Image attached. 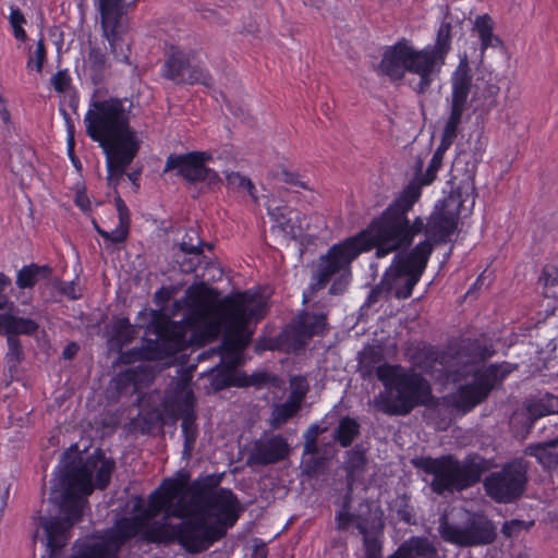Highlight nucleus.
Returning <instances> with one entry per match:
<instances>
[{
  "label": "nucleus",
  "mask_w": 558,
  "mask_h": 558,
  "mask_svg": "<svg viewBox=\"0 0 558 558\" xmlns=\"http://www.w3.org/2000/svg\"><path fill=\"white\" fill-rule=\"evenodd\" d=\"M242 511L236 495L219 487L202 513H192L179 523L154 521L144 532L151 544H179L186 553L197 555L221 541L233 527Z\"/></svg>",
  "instance_id": "nucleus-1"
},
{
  "label": "nucleus",
  "mask_w": 558,
  "mask_h": 558,
  "mask_svg": "<svg viewBox=\"0 0 558 558\" xmlns=\"http://www.w3.org/2000/svg\"><path fill=\"white\" fill-rule=\"evenodd\" d=\"M92 469L81 459L65 462L54 480L52 494L62 517L39 515L38 526L43 529L46 546L50 557H57L71 538L75 523L83 518L87 497L93 493Z\"/></svg>",
  "instance_id": "nucleus-2"
},
{
  "label": "nucleus",
  "mask_w": 558,
  "mask_h": 558,
  "mask_svg": "<svg viewBox=\"0 0 558 558\" xmlns=\"http://www.w3.org/2000/svg\"><path fill=\"white\" fill-rule=\"evenodd\" d=\"M379 352L372 350L361 360L364 378L376 375L386 393H380L378 408L389 416H405L414 409L425 407L433 400L430 383L422 373L405 369L400 364L381 363Z\"/></svg>",
  "instance_id": "nucleus-3"
},
{
  "label": "nucleus",
  "mask_w": 558,
  "mask_h": 558,
  "mask_svg": "<svg viewBox=\"0 0 558 558\" xmlns=\"http://www.w3.org/2000/svg\"><path fill=\"white\" fill-rule=\"evenodd\" d=\"M420 198L418 187L408 184L379 216L373 218L364 230L357 232L354 238L361 239L365 252L375 248L376 257L383 258L408 248L407 240L410 233L407 228V215Z\"/></svg>",
  "instance_id": "nucleus-4"
},
{
  "label": "nucleus",
  "mask_w": 558,
  "mask_h": 558,
  "mask_svg": "<svg viewBox=\"0 0 558 558\" xmlns=\"http://www.w3.org/2000/svg\"><path fill=\"white\" fill-rule=\"evenodd\" d=\"M130 120L125 99H96L89 104L84 116L85 132L102 150L138 146L142 141Z\"/></svg>",
  "instance_id": "nucleus-5"
},
{
  "label": "nucleus",
  "mask_w": 558,
  "mask_h": 558,
  "mask_svg": "<svg viewBox=\"0 0 558 558\" xmlns=\"http://www.w3.org/2000/svg\"><path fill=\"white\" fill-rule=\"evenodd\" d=\"M215 313L226 326V333L221 342V359L223 362L236 361L245 342L240 333L251 322L262 320L267 313V304L256 293L250 291L228 295L216 305Z\"/></svg>",
  "instance_id": "nucleus-6"
},
{
  "label": "nucleus",
  "mask_w": 558,
  "mask_h": 558,
  "mask_svg": "<svg viewBox=\"0 0 558 558\" xmlns=\"http://www.w3.org/2000/svg\"><path fill=\"white\" fill-rule=\"evenodd\" d=\"M361 239L354 235L332 244L320 255L313 267L307 291L311 295L325 289L329 283L330 295H342L352 281V263L365 253Z\"/></svg>",
  "instance_id": "nucleus-7"
},
{
  "label": "nucleus",
  "mask_w": 558,
  "mask_h": 558,
  "mask_svg": "<svg viewBox=\"0 0 558 558\" xmlns=\"http://www.w3.org/2000/svg\"><path fill=\"white\" fill-rule=\"evenodd\" d=\"M416 466L433 476L429 486L437 495L466 490L480 483L487 470L486 460L480 454H469L463 461L451 453L425 457Z\"/></svg>",
  "instance_id": "nucleus-8"
},
{
  "label": "nucleus",
  "mask_w": 558,
  "mask_h": 558,
  "mask_svg": "<svg viewBox=\"0 0 558 558\" xmlns=\"http://www.w3.org/2000/svg\"><path fill=\"white\" fill-rule=\"evenodd\" d=\"M378 72L391 82L402 81L407 73L417 75L418 81L413 87L417 94H425L438 76L423 48L416 49L404 37L385 48Z\"/></svg>",
  "instance_id": "nucleus-9"
},
{
  "label": "nucleus",
  "mask_w": 558,
  "mask_h": 558,
  "mask_svg": "<svg viewBox=\"0 0 558 558\" xmlns=\"http://www.w3.org/2000/svg\"><path fill=\"white\" fill-rule=\"evenodd\" d=\"M470 201V210L475 204L474 173L462 180L459 185L445 197L426 219L424 241H430L435 245L446 244L457 230L458 220Z\"/></svg>",
  "instance_id": "nucleus-10"
},
{
  "label": "nucleus",
  "mask_w": 558,
  "mask_h": 558,
  "mask_svg": "<svg viewBox=\"0 0 558 558\" xmlns=\"http://www.w3.org/2000/svg\"><path fill=\"white\" fill-rule=\"evenodd\" d=\"M150 315L151 319L146 327V332L156 336L155 339L148 338V341L156 351L158 361L171 357L187 348L186 335L191 326L187 317L174 322L159 310H151Z\"/></svg>",
  "instance_id": "nucleus-11"
},
{
  "label": "nucleus",
  "mask_w": 558,
  "mask_h": 558,
  "mask_svg": "<svg viewBox=\"0 0 558 558\" xmlns=\"http://www.w3.org/2000/svg\"><path fill=\"white\" fill-rule=\"evenodd\" d=\"M529 482L527 465L522 459L506 462L500 470L489 473L483 486L485 493L498 504H512L525 492Z\"/></svg>",
  "instance_id": "nucleus-12"
},
{
  "label": "nucleus",
  "mask_w": 558,
  "mask_h": 558,
  "mask_svg": "<svg viewBox=\"0 0 558 558\" xmlns=\"http://www.w3.org/2000/svg\"><path fill=\"white\" fill-rule=\"evenodd\" d=\"M189 473H179L175 477L163 478L160 485L149 494L147 507L142 511L148 520L156 518L160 512H166V517H173L181 521L191 515L190 507L182 498L177 502L172 510L174 499L185 495Z\"/></svg>",
  "instance_id": "nucleus-13"
},
{
  "label": "nucleus",
  "mask_w": 558,
  "mask_h": 558,
  "mask_svg": "<svg viewBox=\"0 0 558 558\" xmlns=\"http://www.w3.org/2000/svg\"><path fill=\"white\" fill-rule=\"evenodd\" d=\"M438 532L446 543L459 547L489 545L497 537L493 521L484 517L474 518L464 527H460L442 515L439 520Z\"/></svg>",
  "instance_id": "nucleus-14"
},
{
  "label": "nucleus",
  "mask_w": 558,
  "mask_h": 558,
  "mask_svg": "<svg viewBox=\"0 0 558 558\" xmlns=\"http://www.w3.org/2000/svg\"><path fill=\"white\" fill-rule=\"evenodd\" d=\"M195 56L193 49L172 45L161 68L162 76L175 84L210 86L213 78L204 66L193 63Z\"/></svg>",
  "instance_id": "nucleus-15"
},
{
  "label": "nucleus",
  "mask_w": 558,
  "mask_h": 558,
  "mask_svg": "<svg viewBox=\"0 0 558 558\" xmlns=\"http://www.w3.org/2000/svg\"><path fill=\"white\" fill-rule=\"evenodd\" d=\"M450 83L451 107L442 133L457 138L472 87V71L466 61L458 64L451 74Z\"/></svg>",
  "instance_id": "nucleus-16"
},
{
  "label": "nucleus",
  "mask_w": 558,
  "mask_h": 558,
  "mask_svg": "<svg viewBox=\"0 0 558 558\" xmlns=\"http://www.w3.org/2000/svg\"><path fill=\"white\" fill-rule=\"evenodd\" d=\"M213 160V155L205 150H193L184 154H170L165 163L163 172L175 171L189 184L201 183V173L205 163Z\"/></svg>",
  "instance_id": "nucleus-17"
},
{
  "label": "nucleus",
  "mask_w": 558,
  "mask_h": 558,
  "mask_svg": "<svg viewBox=\"0 0 558 558\" xmlns=\"http://www.w3.org/2000/svg\"><path fill=\"white\" fill-rule=\"evenodd\" d=\"M290 454V445L280 434L256 439L246 463L248 465H270L286 460Z\"/></svg>",
  "instance_id": "nucleus-18"
},
{
  "label": "nucleus",
  "mask_w": 558,
  "mask_h": 558,
  "mask_svg": "<svg viewBox=\"0 0 558 558\" xmlns=\"http://www.w3.org/2000/svg\"><path fill=\"white\" fill-rule=\"evenodd\" d=\"M433 252L434 247L430 241H420L409 253L397 254L388 269L397 279H401L402 274L422 277Z\"/></svg>",
  "instance_id": "nucleus-19"
},
{
  "label": "nucleus",
  "mask_w": 558,
  "mask_h": 558,
  "mask_svg": "<svg viewBox=\"0 0 558 558\" xmlns=\"http://www.w3.org/2000/svg\"><path fill=\"white\" fill-rule=\"evenodd\" d=\"M141 149V145L102 150L106 157L107 181L109 186H117Z\"/></svg>",
  "instance_id": "nucleus-20"
},
{
  "label": "nucleus",
  "mask_w": 558,
  "mask_h": 558,
  "mask_svg": "<svg viewBox=\"0 0 558 558\" xmlns=\"http://www.w3.org/2000/svg\"><path fill=\"white\" fill-rule=\"evenodd\" d=\"M488 397L474 380L458 387L457 391L444 398V405L462 414L471 412Z\"/></svg>",
  "instance_id": "nucleus-21"
},
{
  "label": "nucleus",
  "mask_w": 558,
  "mask_h": 558,
  "mask_svg": "<svg viewBox=\"0 0 558 558\" xmlns=\"http://www.w3.org/2000/svg\"><path fill=\"white\" fill-rule=\"evenodd\" d=\"M499 86L492 80L476 78L472 83L471 105L474 113L480 117L487 116L498 105Z\"/></svg>",
  "instance_id": "nucleus-22"
},
{
  "label": "nucleus",
  "mask_w": 558,
  "mask_h": 558,
  "mask_svg": "<svg viewBox=\"0 0 558 558\" xmlns=\"http://www.w3.org/2000/svg\"><path fill=\"white\" fill-rule=\"evenodd\" d=\"M177 411L178 414L182 417L181 429L184 438L183 456L189 458L194 450L198 435L195 405L192 393L185 395L184 399L178 404Z\"/></svg>",
  "instance_id": "nucleus-23"
},
{
  "label": "nucleus",
  "mask_w": 558,
  "mask_h": 558,
  "mask_svg": "<svg viewBox=\"0 0 558 558\" xmlns=\"http://www.w3.org/2000/svg\"><path fill=\"white\" fill-rule=\"evenodd\" d=\"M514 366L509 362L492 363L474 372L473 380L489 397L492 391L500 387L513 372Z\"/></svg>",
  "instance_id": "nucleus-24"
},
{
  "label": "nucleus",
  "mask_w": 558,
  "mask_h": 558,
  "mask_svg": "<svg viewBox=\"0 0 558 558\" xmlns=\"http://www.w3.org/2000/svg\"><path fill=\"white\" fill-rule=\"evenodd\" d=\"M451 22L446 20L442 21L437 31L435 44L427 45L423 48L437 75L440 73L451 49Z\"/></svg>",
  "instance_id": "nucleus-25"
},
{
  "label": "nucleus",
  "mask_w": 558,
  "mask_h": 558,
  "mask_svg": "<svg viewBox=\"0 0 558 558\" xmlns=\"http://www.w3.org/2000/svg\"><path fill=\"white\" fill-rule=\"evenodd\" d=\"M448 353L438 345L427 342L420 343L413 351L412 364L421 371L422 374L430 375L434 373L436 365H445Z\"/></svg>",
  "instance_id": "nucleus-26"
},
{
  "label": "nucleus",
  "mask_w": 558,
  "mask_h": 558,
  "mask_svg": "<svg viewBox=\"0 0 558 558\" xmlns=\"http://www.w3.org/2000/svg\"><path fill=\"white\" fill-rule=\"evenodd\" d=\"M218 485L219 481L213 474L199 476L191 483L189 478L185 494L191 495L190 504L202 513L215 496Z\"/></svg>",
  "instance_id": "nucleus-27"
},
{
  "label": "nucleus",
  "mask_w": 558,
  "mask_h": 558,
  "mask_svg": "<svg viewBox=\"0 0 558 558\" xmlns=\"http://www.w3.org/2000/svg\"><path fill=\"white\" fill-rule=\"evenodd\" d=\"M306 391L292 390L288 399L283 403L275 404L271 410L269 425L272 429L280 428L289 420H291L301 409L302 401L304 400Z\"/></svg>",
  "instance_id": "nucleus-28"
},
{
  "label": "nucleus",
  "mask_w": 558,
  "mask_h": 558,
  "mask_svg": "<svg viewBox=\"0 0 558 558\" xmlns=\"http://www.w3.org/2000/svg\"><path fill=\"white\" fill-rule=\"evenodd\" d=\"M399 558H437V548L426 536H411L396 549Z\"/></svg>",
  "instance_id": "nucleus-29"
},
{
  "label": "nucleus",
  "mask_w": 558,
  "mask_h": 558,
  "mask_svg": "<svg viewBox=\"0 0 558 558\" xmlns=\"http://www.w3.org/2000/svg\"><path fill=\"white\" fill-rule=\"evenodd\" d=\"M495 22L487 13L476 15L473 22V31L480 39V51L483 56L488 48H500L504 41L494 34Z\"/></svg>",
  "instance_id": "nucleus-30"
},
{
  "label": "nucleus",
  "mask_w": 558,
  "mask_h": 558,
  "mask_svg": "<svg viewBox=\"0 0 558 558\" xmlns=\"http://www.w3.org/2000/svg\"><path fill=\"white\" fill-rule=\"evenodd\" d=\"M53 274L49 265L31 263L16 272L15 284L20 290H32L41 280H49Z\"/></svg>",
  "instance_id": "nucleus-31"
},
{
  "label": "nucleus",
  "mask_w": 558,
  "mask_h": 558,
  "mask_svg": "<svg viewBox=\"0 0 558 558\" xmlns=\"http://www.w3.org/2000/svg\"><path fill=\"white\" fill-rule=\"evenodd\" d=\"M526 412L532 423L544 416L558 414V396L539 391L527 401Z\"/></svg>",
  "instance_id": "nucleus-32"
},
{
  "label": "nucleus",
  "mask_w": 558,
  "mask_h": 558,
  "mask_svg": "<svg viewBox=\"0 0 558 558\" xmlns=\"http://www.w3.org/2000/svg\"><path fill=\"white\" fill-rule=\"evenodd\" d=\"M458 354L468 359L470 363L476 364L493 357L496 350L492 343H485L476 338H466L461 341Z\"/></svg>",
  "instance_id": "nucleus-33"
},
{
  "label": "nucleus",
  "mask_w": 558,
  "mask_h": 558,
  "mask_svg": "<svg viewBox=\"0 0 558 558\" xmlns=\"http://www.w3.org/2000/svg\"><path fill=\"white\" fill-rule=\"evenodd\" d=\"M99 12L104 35L121 31L123 0H100Z\"/></svg>",
  "instance_id": "nucleus-34"
},
{
  "label": "nucleus",
  "mask_w": 558,
  "mask_h": 558,
  "mask_svg": "<svg viewBox=\"0 0 558 558\" xmlns=\"http://www.w3.org/2000/svg\"><path fill=\"white\" fill-rule=\"evenodd\" d=\"M268 214L284 233L296 236L301 232L302 227L298 210L283 205L268 207Z\"/></svg>",
  "instance_id": "nucleus-35"
},
{
  "label": "nucleus",
  "mask_w": 558,
  "mask_h": 558,
  "mask_svg": "<svg viewBox=\"0 0 558 558\" xmlns=\"http://www.w3.org/2000/svg\"><path fill=\"white\" fill-rule=\"evenodd\" d=\"M75 458H73L74 460ZM76 459H80L77 457ZM81 460H83L81 458ZM69 460H63L61 465L58 466L59 471L61 470L62 465L68 462ZM72 461V459L70 460ZM85 465L92 469V486L93 488L96 487L98 489H105L108 487L111 481V475L116 469V462L111 458H102L100 459L99 466L96 465V462H93L92 464L89 462L82 461Z\"/></svg>",
  "instance_id": "nucleus-36"
},
{
  "label": "nucleus",
  "mask_w": 558,
  "mask_h": 558,
  "mask_svg": "<svg viewBox=\"0 0 558 558\" xmlns=\"http://www.w3.org/2000/svg\"><path fill=\"white\" fill-rule=\"evenodd\" d=\"M295 329L299 336L307 339L322 336L327 330V316L325 314L305 312L300 315Z\"/></svg>",
  "instance_id": "nucleus-37"
},
{
  "label": "nucleus",
  "mask_w": 558,
  "mask_h": 558,
  "mask_svg": "<svg viewBox=\"0 0 558 558\" xmlns=\"http://www.w3.org/2000/svg\"><path fill=\"white\" fill-rule=\"evenodd\" d=\"M525 452L536 458L544 468L558 471V440L530 445Z\"/></svg>",
  "instance_id": "nucleus-38"
},
{
  "label": "nucleus",
  "mask_w": 558,
  "mask_h": 558,
  "mask_svg": "<svg viewBox=\"0 0 558 558\" xmlns=\"http://www.w3.org/2000/svg\"><path fill=\"white\" fill-rule=\"evenodd\" d=\"M202 244L203 242L201 240L197 241V244H192L186 241L181 243L180 250L182 252V256H178L177 259L181 272L192 274L196 271L203 258Z\"/></svg>",
  "instance_id": "nucleus-39"
},
{
  "label": "nucleus",
  "mask_w": 558,
  "mask_h": 558,
  "mask_svg": "<svg viewBox=\"0 0 558 558\" xmlns=\"http://www.w3.org/2000/svg\"><path fill=\"white\" fill-rule=\"evenodd\" d=\"M367 465V458L363 450L357 448L347 451L343 462L347 486H354L357 478L364 473Z\"/></svg>",
  "instance_id": "nucleus-40"
},
{
  "label": "nucleus",
  "mask_w": 558,
  "mask_h": 558,
  "mask_svg": "<svg viewBox=\"0 0 558 558\" xmlns=\"http://www.w3.org/2000/svg\"><path fill=\"white\" fill-rule=\"evenodd\" d=\"M148 521L149 520L146 519L143 513L136 517L123 518L117 523V537L121 542H125L141 533L143 538L147 541L144 536V532L154 523L148 524Z\"/></svg>",
  "instance_id": "nucleus-41"
},
{
  "label": "nucleus",
  "mask_w": 558,
  "mask_h": 558,
  "mask_svg": "<svg viewBox=\"0 0 558 558\" xmlns=\"http://www.w3.org/2000/svg\"><path fill=\"white\" fill-rule=\"evenodd\" d=\"M361 425L351 416H343L340 418L338 426L333 430V439L342 448H348L352 445L354 439L360 435Z\"/></svg>",
  "instance_id": "nucleus-42"
},
{
  "label": "nucleus",
  "mask_w": 558,
  "mask_h": 558,
  "mask_svg": "<svg viewBox=\"0 0 558 558\" xmlns=\"http://www.w3.org/2000/svg\"><path fill=\"white\" fill-rule=\"evenodd\" d=\"M105 37L109 43L110 52L113 56V59L119 63L131 65V43L126 38L125 34L118 31L106 34Z\"/></svg>",
  "instance_id": "nucleus-43"
},
{
  "label": "nucleus",
  "mask_w": 558,
  "mask_h": 558,
  "mask_svg": "<svg viewBox=\"0 0 558 558\" xmlns=\"http://www.w3.org/2000/svg\"><path fill=\"white\" fill-rule=\"evenodd\" d=\"M444 157L445 156L434 151L433 157L425 172H422V161H418L414 179L409 184L417 186L418 191L422 193L423 186L430 185L436 180L437 172L442 166Z\"/></svg>",
  "instance_id": "nucleus-44"
},
{
  "label": "nucleus",
  "mask_w": 558,
  "mask_h": 558,
  "mask_svg": "<svg viewBox=\"0 0 558 558\" xmlns=\"http://www.w3.org/2000/svg\"><path fill=\"white\" fill-rule=\"evenodd\" d=\"M186 295L193 305L206 308L216 303L219 293L216 289L201 282L191 286L186 291Z\"/></svg>",
  "instance_id": "nucleus-45"
},
{
  "label": "nucleus",
  "mask_w": 558,
  "mask_h": 558,
  "mask_svg": "<svg viewBox=\"0 0 558 558\" xmlns=\"http://www.w3.org/2000/svg\"><path fill=\"white\" fill-rule=\"evenodd\" d=\"M236 363V361H229V365L217 375V380L220 381L219 388L248 387L250 375L245 372L236 371L234 368Z\"/></svg>",
  "instance_id": "nucleus-46"
},
{
  "label": "nucleus",
  "mask_w": 558,
  "mask_h": 558,
  "mask_svg": "<svg viewBox=\"0 0 558 558\" xmlns=\"http://www.w3.org/2000/svg\"><path fill=\"white\" fill-rule=\"evenodd\" d=\"M39 325L36 320L27 317H21L9 313L8 337H17L20 335L33 336L37 332Z\"/></svg>",
  "instance_id": "nucleus-47"
},
{
  "label": "nucleus",
  "mask_w": 558,
  "mask_h": 558,
  "mask_svg": "<svg viewBox=\"0 0 558 558\" xmlns=\"http://www.w3.org/2000/svg\"><path fill=\"white\" fill-rule=\"evenodd\" d=\"M8 350L4 355L5 366L11 376L17 372V366L24 360L22 342L17 337L7 338Z\"/></svg>",
  "instance_id": "nucleus-48"
},
{
  "label": "nucleus",
  "mask_w": 558,
  "mask_h": 558,
  "mask_svg": "<svg viewBox=\"0 0 558 558\" xmlns=\"http://www.w3.org/2000/svg\"><path fill=\"white\" fill-rule=\"evenodd\" d=\"M356 529L363 536L365 558H381L383 543L377 536L369 534L367 521H359Z\"/></svg>",
  "instance_id": "nucleus-49"
},
{
  "label": "nucleus",
  "mask_w": 558,
  "mask_h": 558,
  "mask_svg": "<svg viewBox=\"0 0 558 558\" xmlns=\"http://www.w3.org/2000/svg\"><path fill=\"white\" fill-rule=\"evenodd\" d=\"M151 348L148 338H144L143 344L138 348H132L121 354V360L125 364H131L137 361H158V355Z\"/></svg>",
  "instance_id": "nucleus-50"
},
{
  "label": "nucleus",
  "mask_w": 558,
  "mask_h": 558,
  "mask_svg": "<svg viewBox=\"0 0 558 558\" xmlns=\"http://www.w3.org/2000/svg\"><path fill=\"white\" fill-rule=\"evenodd\" d=\"M397 280L398 279L387 268L381 277V280L369 291L366 299V304L371 306L377 303L383 294H389L396 286Z\"/></svg>",
  "instance_id": "nucleus-51"
},
{
  "label": "nucleus",
  "mask_w": 558,
  "mask_h": 558,
  "mask_svg": "<svg viewBox=\"0 0 558 558\" xmlns=\"http://www.w3.org/2000/svg\"><path fill=\"white\" fill-rule=\"evenodd\" d=\"M112 329V340L120 347L130 344L135 338V329L128 317L116 319Z\"/></svg>",
  "instance_id": "nucleus-52"
},
{
  "label": "nucleus",
  "mask_w": 558,
  "mask_h": 558,
  "mask_svg": "<svg viewBox=\"0 0 558 558\" xmlns=\"http://www.w3.org/2000/svg\"><path fill=\"white\" fill-rule=\"evenodd\" d=\"M88 69L95 82L100 81L107 68V54L99 47H92L87 57Z\"/></svg>",
  "instance_id": "nucleus-53"
},
{
  "label": "nucleus",
  "mask_w": 558,
  "mask_h": 558,
  "mask_svg": "<svg viewBox=\"0 0 558 558\" xmlns=\"http://www.w3.org/2000/svg\"><path fill=\"white\" fill-rule=\"evenodd\" d=\"M227 185L233 190H243L252 197L253 201H257V190L252 180L240 172L231 171L226 174Z\"/></svg>",
  "instance_id": "nucleus-54"
},
{
  "label": "nucleus",
  "mask_w": 558,
  "mask_h": 558,
  "mask_svg": "<svg viewBox=\"0 0 558 558\" xmlns=\"http://www.w3.org/2000/svg\"><path fill=\"white\" fill-rule=\"evenodd\" d=\"M9 23L14 38L25 43L28 39L24 25L27 23L24 13L15 5L10 7Z\"/></svg>",
  "instance_id": "nucleus-55"
},
{
  "label": "nucleus",
  "mask_w": 558,
  "mask_h": 558,
  "mask_svg": "<svg viewBox=\"0 0 558 558\" xmlns=\"http://www.w3.org/2000/svg\"><path fill=\"white\" fill-rule=\"evenodd\" d=\"M47 60V48L45 45V40L41 37L37 44L35 50L29 54L27 62H26V69L28 71H35L36 73L40 74L43 72L44 64Z\"/></svg>",
  "instance_id": "nucleus-56"
},
{
  "label": "nucleus",
  "mask_w": 558,
  "mask_h": 558,
  "mask_svg": "<svg viewBox=\"0 0 558 558\" xmlns=\"http://www.w3.org/2000/svg\"><path fill=\"white\" fill-rule=\"evenodd\" d=\"M302 473L307 477H318L325 472L326 459L324 457H303L301 461Z\"/></svg>",
  "instance_id": "nucleus-57"
},
{
  "label": "nucleus",
  "mask_w": 558,
  "mask_h": 558,
  "mask_svg": "<svg viewBox=\"0 0 558 558\" xmlns=\"http://www.w3.org/2000/svg\"><path fill=\"white\" fill-rule=\"evenodd\" d=\"M407 277L404 282L402 284H399L397 280L396 286L393 287V295L398 300H407L409 299L414 290V287L421 280V277L413 274H402V278Z\"/></svg>",
  "instance_id": "nucleus-58"
},
{
  "label": "nucleus",
  "mask_w": 558,
  "mask_h": 558,
  "mask_svg": "<svg viewBox=\"0 0 558 558\" xmlns=\"http://www.w3.org/2000/svg\"><path fill=\"white\" fill-rule=\"evenodd\" d=\"M163 421V415L160 411L154 409L143 413L140 416V428L143 434H149L151 430Z\"/></svg>",
  "instance_id": "nucleus-59"
},
{
  "label": "nucleus",
  "mask_w": 558,
  "mask_h": 558,
  "mask_svg": "<svg viewBox=\"0 0 558 558\" xmlns=\"http://www.w3.org/2000/svg\"><path fill=\"white\" fill-rule=\"evenodd\" d=\"M50 82L57 93L64 94L71 86L72 77L68 69H62L52 75Z\"/></svg>",
  "instance_id": "nucleus-60"
},
{
  "label": "nucleus",
  "mask_w": 558,
  "mask_h": 558,
  "mask_svg": "<svg viewBox=\"0 0 558 558\" xmlns=\"http://www.w3.org/2000/svg\"><path fill=\"white\" fill-rule=\"evenodd\" d=\"M359 521H365L359 514L352 512L337 511L335 514L336 529L338 531H348L349 527Z\"/></svg>",
  "instance_id": "nucleus-61"
},
{
  "label": "nucleus",
  "mask_w": 558,
  "mask_h": 558,
  "mask_svg": "<svg viewBox=\"0 0 558 558\" xmlns=\"http://www.w3.org/2000/svg\"><path fill=\"white\" fill-rule=\"evenodd\" d=\"M277 376L266 371L254 372L250 375L248 387L263 388L277 383Z\"/></svg>",
  "instance_id": "nucleus-62"
},
{
  "label": "nucleus",
  "mask_w": 558,
  "mask_h": 558,
  "mask_svg": "<svg viewBox=\"0 0 558 558\" xmlns=\"http://www.w3.org/2000/svg\"><path fill=\"white\" fill-rule=\"evenodd\" d=\"M131 221L119 220V225L116 229L109 232L108 241L112 244L124 243L130 234Z\"/></svg>",
  "instance_id": "nucleus-63"
},
{
  "label": "nucleus",
  "mask_w": 558,
  "mask_h": 558,
  "mask_svg": "<svg viewBox=\"0 0 558 558\" xmlns=\"http://www.w3.org/2000/svg\"><path fill=\"white\" fill-rule=\"evenodd\" d=\"M538 281L544 287L558 286V267L555 265H545L542 269Z\"/></svg>",
  "instance_id": "nucleus-64"
}]
</instances>
